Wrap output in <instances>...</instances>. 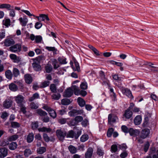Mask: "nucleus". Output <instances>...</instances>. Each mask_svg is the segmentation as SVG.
<instances>
[{"mask_svg": "<svg viewBox=\"0 0 158 158\" xmlns=\"http://www.w3.org/2000/svg\"><path fill=\"white\" fill-rule=\"evenodd\" d=\"M29 107L31 109H36L38 107V104L34 102H31L29 105Z\"/></svg>", "mask_w": 158, "mask_h": 158, "instance_id": "obj_37", "label": "nucleus"}, {"mask_svg": "<svg viewBox=\"0 0 158 158\" xmlns=\"http://www.w3.org/2000/svg\"><path fill=\"white\" fill-rule=\"evenodd\" d=\"M83 119V118L81 116H77L75 117L74 118V119L75 120L77 124L78 123L81 122V121H82Z\"/></svg>", "mask_w": 158, "mask_h": 158, "instance_id": "obj_51", "label": "nucleus"}, {"mask_svg": "<svg viewBox=\"0 0 158 158\" xmlns=\"http://www.w3.org/2000/svg\"><path fill=\"white\" fill-rule=\"evenodd\" d=\"M38 130L39 132H50L52 131V130L50 128H47L45 127L39 128L38 129Z\"/></svg>", "mask_w": 158, "mask_h": 158, "instance_id": "obj_25", "label": "nucleus"}, {"mask_svg": "<svg viewBox=\"0 0 158 158\" xmlns=\"http://www.w3.org/2000/svg\"><path fill=\"white\" fill-rule=\"evenodd\" d=\"M56 134L59 139L61 141H62L64 139L66 135L65 131H63L60 130H58L56 131Z\"/></svg>", "mask_w": 158, "mask_h": 158, "instance_id": "obj_2", "label": "nucleus"}, {"mask_svg": "<svg viewBox=\"0 0 158 158\" xmlns=\"http://www.w3.org/2000/svg\"><path fill=\"white\" fill-rule=\"evenodd\" d=\"M73 59L74 61L75 65V66L76 67V69H73V70H74L75 71L77 70V71L79 72L80 70V68L79 63L73 57Z\"/></svg>", "mask_w": 158, "mask_h": 158, "instance_id": "obj_42", "label": "nucleus"}, {"mask_svg": "<svg viewBox=\"0 0 158 158\" xmlns=\"http://www.w3.org/2000/svg\"><path fill=\"white\" fill-rule=\"evenodd\" d=\"M71 89L73 90V91H74V93L75 95H78L80 94V90L76 86H73L71 87Z\"/></svg>", "mask_w": 158, "mask_h": 158, "instance_id": "obj_24", "label": "nucleus"}, {"mask_svg": "<svg viewBox=\"0 0 158 158\" xmlns=\"http://www.w3.org/2000/svg\"><path fill=\"white\" fill-rule=\"evenodd\" d=\"M61 95L59 93L53 94L51 96L52 98L55 100H58L60 98Z\"/></svg>", "mask_w": 158, "mask_h": 158, "instance_id": "obj_36", "label": "nucleus"}, {"mask_svg": "<svg viewBox=\"0 0 158 158\" xmlns=\"http://www.w3.org/2000/svg\"><path fill=\"white\" fill-rule=\"evenodd\" d=\"M20 107V110L23 114H25L27 111L26 107L23 105V104L19 106Z\"/></svg>", "mask_w": 158, "mask_h": 158, "instance_id": "obj_54", "label": "nucleus"}, {"mask_svg": "<svg viewBox=\"0 0 158 158\" xmlns=\"http://www.w3.org/2000/svg\"><path fill=\"white\" fill-rule=\"evenodd\" d=\"M34 138V134L32 133H30L27 136V141L28 143H30L33 141Z\"/></svg>", "mask_w": 158, "mask_h": 158, "instance_id": "obj_26", "label": "nucleus"}, {"mask_svg": "<svg viewBox=\"0 0 158 158\" xmlns=\"http://www.w3.org/2000/svg\"><path fill=\"white\" fill-rule=\"evenodd\" d=\"M19 137V136L17 134L14 135L9 136L8 138V140L9 141H12L17 140Z\"/></svg>", "mask_w": 158, "mask_h": 158, "instance_id": "obj_27", "label": "nucleus"}, {"mask_svg": "<svg viewBox=\"0 0 158 158\" xmlns=\"http://www.w3.org/2000/svg\"><path fill=\"white\" fill-rule=\"evenodd\" d=\"M10 20L9 19H6L3 21V24L7 27L10 25Z\"/></svg>", "mask_w": 158, "mask_h": 158, "instance_id": "obj_47", "label": "nucleus"}, {"mask_svg": "<svg viewBox=\"0 0 158 158\" xmlns=\"http://www.w3.org/2000/svg\"><path fill=\"white\" fill-rule=\"evenodd\" d=\"M42 26V24L40 22H36L35 25V27L37 29L40 28Z\"/></svg>", "mask_w": 158, "mask_h": 158, "instance_id": "obj_61", "label": "nucleus"}, {"mask_svg": "<svg viewBox=\"0 0 158 158\" xmlns=\"http://www.w3.org/2000/svg\"><path fill=\"white\" fill-rule=\"evenodd\" d=\"M37 114L41 116H44L47 115V113L45 111L40 109H38L36 110Z\"/></svg>", "mask_w": 158, "mask_h": 158, "instance_id": "obj_30", "label": "nucleus"}, {"mask_svg": "<svg viewBox=\"0 0 158 158\" xmlns=\"http://www.w3.org/2000/svg\"><path fill=\"white\" fill-rule=\"evenodd\" d=\"M13 102L11 100L8 98L6 99L3 102V105L6 108H9L10 107L12 104Z\"/></svg>", "mask_w": 158, "mask_h": 158, "instance_id": "obj_9", "label": "nucleus"}, {"mask_svg": "<svg viewBox=\"0 0 158 158\" xmlns=\"http://www.w3.org/2000/svg\"><path fill=\"white\" fill-rule=\"evenodd\" d=\"M19 20L20 22V24L23 27L26 26L28 22V19L26 16H24L23 18H20Z\"/></svg>", "mask_w": 158, "mask_h": 158, "instance_id": "obj_15", "label": "nucleus"}, {"mask_svg": "<svg viewBox=\"0 0 158 158\" xmlns=\"http://www.w3.org/2000/svg\"><path fill=\"white\" fill-rule=\"evenodd\" d=\"M111 151L114 152H116L117 150V146L116 145H113L111 148Z\"/></svg>", "mask_w": 158, "mask_h": 158, "instance_id": "obj_59", "label": "nucleus"}, {"mask_svg": "<svg viewBox=\"0 0 158 158\" xmlns=\"http://www.w3.org/2000/svg\"><path fill=\"white\" fill-rule=\"evenodd\" d=\"M122 131L125 133H127L128 132L129 130L127 127L123 125L121 127Z\"/></svg>", "mask_w": 158, "mask_h": 158, "instance_id": "obj_63", "label": "nucleus"}, {"mask_svg": "<svg viewBox=\"0 0 158 158\" xmlns=\"http://www.w3.org/2000/svg\"><path fill=\"white\" fill-rule=\"evenodd\" d=\"M142 121V118L140 115L137 116L134 120V122L135 125H138L140 124Z\"/></svg>", "mask_w": 158, "mask_h": 158, "instance_id": "obj_19", "label": "nucleus"}, {"mask_svg": "<svg viewBox=\"0 0 158 158\" xmlns=\"http://www.w3.org/2000/svg\"><path fill=\"white\" fill-rule=\"evenodd\" d=\"M128 132H129L130 135L131 136H135L137 135L139 133V131L137 130H134L132 128H130Z\"/></svg>", "mask_w": 158, "mask_h": 158, "instance_id": "obj_20", "label": "nucleus"}, {"mask_svg": "<svg viewBox=\"0 0 158 158\" xmlns=\"http://www.w3.org/2000/svg\"><path fill=\"white\" fill-rule=\"evenodd\" d=\"M132 114V112L130 110H127L126 111L124 115L127 118H129L131 117Z\"/></svg>", "mask_w": 158, "mask_h": 158, "instance_id": "obj_34", "label": "nucleus"}, {"mask_svg": "<svg viewBox=\"0 0 158 158\" xmlns=\"http://www.w3.org/2000/svg\"><path fill=\"white\" fill-rule=\"evenodd\" d=\"M38 123L37 121L33 122L31 124V127L33 130L36 129L38 127Z\"/></svg>", "mask_w": 158, "mask_h": 158, "instance_id": "obj_45", "label": "nucleus"}, {"mask_svg": "<svg viewBox=\"0 0 158 158\" xmlns=\"http://www.w3.org/2000/svg\"><path fill=\"white\" fill-rule=\"evenodd\" d=\"M24 77L25 81L27 84H30L32 82L33 79L30 74H26L24 75Z\"/></svg>", "mask_w": 158, "mask_h": 158, "instance_id": "obj_16", "label": "nucleus"}, {"mask_svg": "<svg viewBox=\"0 0 158 158\" xmlns=\"http://www.w3.org/2000/svg\"><path fill=\"white\" fill-rule=\"evenodd\" d=\"M4 43L5 46L8 47L14 44L15 42L11 38H7L5 39Z\"/></svg>", "mask_w": 158, "mask_h": 158, "instance_id": "obj_10", "label": "nucleus"}, {"mask_svg": "<svg viewBox=\"0 0 158 158\" xmlns=\"http://www.w3.org/2000/svg\"><path fill=\"white\" fill-rule=\"evenodd\" d=\"M39 97V95L38 93H35L34 94L32 97H30L28 99L29 102H32L34 100L38 98Z\"/></svg>", "mask_w": 158, "mask_h": 158, "instance_id": "obj_35", "label": "nucleus"}, {"mask_svg": "<svg viewBox=\"0 0 158 158\" xmlns=\"http://www.w3.org/2000/svg\"><path fill=\"white\" fill-rule=\"evenodd\" d=\"M9 114L6 112H3L2 113L1 117L3 119H6L8 116Z\"/></svg>", "mask_w": 158, "mask_h": 158, "instance_id": "obj_56", "label": "nucleus"}, {"mask_svg": "<svg viewBox=\"0 0 158 158\" xmlns=\"http://www.w3.org/2000/svg\"><path fill=\"white\" fill-rule=\"evenodd\" d=\"M93 149L92 148H89L85 154L86 158H91L92 155Z\"/></svg>", "mask_w": 158, "mask_h": 158, "instance_id": "obj_17", "label": "nucleus"}, {"mask_svg": "<svg viewBox=\"0 0 158 158\" xmlns=\"http://www.w3.org/2000/svg\"><path fill=\"white\" fill-rule=\"evenodd\" d=\"M14 82L17 84L21 89H23L24 88V85L23 84V81L22 80L16 81H14Z\"/></svg>", "mask_w": 158, "mask_h": 158, "instance_id": "obj_38", "label": "nucleus"}, {"mask_svg": "<svg viewBox=\"0 0 158 158\" xmlns=\"http://www.w3.org/2000/svg\"><path fill=\"white\" fill-rule=\"evenodd\" d=\"M12 73L13 75L15 77H17L20 74V72L19 69L15 68H13Z\"/></svg>", "mask_w": 158, "mask_h": 158, "instance_id": "obj_33", "label": "nucleus"}, {"mask_svg": "<svg viewBox=\"0 0 158 158\" xmlns=\"http://www.w3.org/2000/svg\"><path fill=\"white\" fill-rule=\"evenodd\" d=\"M43 57L39 56L34 59V62L32 64V66L34 69L36 71L40 70L41 67L38 64L41 60L42 59Z\"/></svg>", "mask_w": 158, "mask_h": 158, "instance_id": "obj_1", "label": "nucleus"}, {"mask_svg": "<svg viewBox=\"0 0 158 158\" xmlns=\"http://www.w3.org/2000/svg\"><path fill=\"white\" fill-rule=\"evenodd\" d=\"M77 102L79 105L81 107H83L85 105V101L83 99L80 97H79L78 98Z\"/></svg>", "mask_w": 158, "mask_h": 158, "instance_id": "obj_31", "label": "nucleus"}, {"mask_svg": "<svg viewBox=\"0 0 158 158\" xmlns=\"http://www.w3.org/2000/svg\"><path fill=\"white\" fill-rule=\"evenodd\" d=\"M21 47L20 44H15L9 48V50L12 52H19L21 50Z\"/></svg>", "mask_w": 158, "mask_h": 158, "instance_id": "obj_4", "label": "nucleus"}, {"mask_svg": "<svg viewBox=\"0 0 158 158\" xmlns=\"http://www.w3.org/2000/svg\"><path fill=\"white\" fill-rule=\"evenodd\" d=\"M11 127L13 128L19 127L20 126L19 123L16 122H11Z\"/></svg>", "mask_w": 158, "mask_h": 158, "instance_id": "obj_46", "label": "nucleus"}, {"mask_svg": "<svg viewBox=\"0 0 158 158\" xmlns=\"http://www.w3.org/2000/svg\"><path fill=\"white\" fill-rule=\"evenodd\" d=\"M71 102L70 99L68 98H64L61 101V104L64 105H68Z\"/></svg>", "mask_w": 158, "mask_h": 158, "instance_id": "obj_29", "label": "nucleus"}, {"mask_svg": "<svg viewBox=\"0 0 158 158\" xmlns=\"http://www.w3.org/2000/svg\"><path fill=\"white\" fill-rule=\"evenodd\" d=\"M50 83L49 81H45L41 83V85L40 86V88H44L48 86Z\"/></svg>", "mask_w": 158, "mask_h": 158, "instance_id": "obj_44", "label": "nucleus"}, {"mask_svg": "<svg viewBox=\"0 0 158 158\" xmlns=\"http://www.w3.org/2000/svg\"><path fill=\"white\" fill-rule=\"evenodd\" d=\"M150 130L148 129H145L142 130L140 134V137L142 139L146 138L149 135Z\"/></svg>", "mask_w": 158, "mask_h": 158, "instance_id": "obj_6", "label": "nucleus"}, {"mask_svg": "<svg viewBox=\"0 0 158 158\" xmlns=\"http://www.w3.org/2000/svg\"><path fill=\"white\" fill-rule=\"evenodd\" d=\"M42 37L40 35H37L35 36V42L36 43H40L42 40Z\"/></svg>", "mask_w": 158, "mask_h": 158, "instance_id": "obj_53", "label": "nucleus"}, {"mask_svg": "<svg viewBox=\"0 0 158 158\" xmlns=\"http://www.w3.org/2000/svg\"><path fill=\"white\" fill-rule=\"evenodd\" d=\"M15 100L18 106L23 104L24 103V98L21 95H18L15 97Z\"/></svg>", "mask_w": 158, "mask_h": 158, "instance_id": "obj_3", "label": "nucleus"}, {"mask_svg": "<svg viewBox=\"0 0 158 158\" xmlns=\"http://www.w3.org/2000/svg\"><path fill=\"white\" fill-rule=\"evenodd\" d=\"M9 89L11 91H15L18 89L17 86L15 84L11 83L9 85Z\"/></svg>", "mask_w": 158, "mask_h": 158, "instance_id": "obj_23", "label": "nucleus"}, {"mask_svg": "<svg viewBox=\"0 0 158 158\" xmlns=\"http://www.w3.org/2000/svg\"><path fill=\"white\" fill-rule=\"evenodd\" d=\"M17 144L16 142H12L9 145V148L11 150H14L17 148Z\"/></svg>", "mask_w": 158, "mask_h": 158, "instance_id": "obj_28", "label": "nucleus"}, {"mask_svg": "<svg viewBox=\"0 0 158 158\" xmlns=\"http://www.w3.org/2000/svg\"><path fill=\"white\" fill-rule=\"evenodd\" d=\"M11 5L8 4H0V9H6L8 10H10Z\"/></svg>", "mask_w": 158, "mask_h": 158, "instance_id": "obj_18", "label": "nucleus"}, {"mask_svg": "<svg viewBox=\"0 0 158 158\" xmlns=\"http://www.w3.org/2000/svg\"><path fill=\"white\" fill-rule=\"evenodd\" d=\"M121 90L123 93L128 97L131 98H133L131 93L129 89L127 88H123Z\"/></svg>", "mask_w": 158, "mask_h": 158, "instance_id": "obj_8", "label": "nucleus"}, {"mask_svg": "<svg viewBox=\"0 0 158 158\" xmlns=\"http://www.w3.org/2000/svg\"><path fill=\"white\" fill-rule=\"evenodd\" d=\"M52 64L53 66V68L54 69H56L60 67L56 59H53L52 61Z\"/></svg>", "mask_w": 158, "mask_h": 158, "instance_id": "obj_40", "label": "nucleus"}, {"mask_svg": "<svg viewBox=\"0 0 158 158\" xmlns=\"http://www.w3.org/2000/svg\"><path fill=\"white\" fill-rule=\"evenodd\" d=\"M114 131V129L112 128H110L108 129L107 135L108 137H110L112 135V133Z\"/></svg>", "mask_w": 158, "mask_h": 158, "instance_id": "obj_50", "label": "nucleus"}, {"mask_svg": "<svg viewBox=\"0 0 158 158\" xmlns=\"http://www.w3.org/2000/svg\"><path fill=\"white\" fill-rule=\"evenodd\" d=\"M88 136L87 135H83L81 138V141L84 142L88 140Z\"/></svg>", "mask_w": 158, "mask_h": 158, "instance_id": "obj_48", "label": "nucleus"}, {"mask_svg": "<svg viewBox=\"0 0 158 158\" xmlns=\"http://www.w3.org/2000/svg\"><path fill=\"white\" fill-rule=\"evenodd\" d=\"M43 137L44 140L46 142H48L50 140V139L46 134H44L43 135Z\"/></svg>", "mask_w": 158, "mask_h": 158, "instance_id": "obj_62", "label": "nucleus"}, {"mask_svg": "<svg viewBox=\"0 0 158 158\" xmlns=\"http://www.w3.org/2000/svg\"><path fill=\"white\" fill-rule=\"evenodd\" d=\"M39 16H36V18H37L38 21L39 22L41 21H44L45 19L47 21H49V19L48 18V16L45 14H41Z\"/></svg>", "mask_w": 158, "mask_h": 158, "instance_id": "obj_14", "label": "nucleus"}, {"mask_svg": "<svg viewBox=\"0 0 158 158\" xmlns=\"http://www.w3.org/2000/svg\"><path fill=\"white\" fill-rule=\"evenodd\" d=\"M117 119V117L115 115L112 114H109L108 117V123L111 124L112 123H114Z\"/></svg>", "mask_w": 158, "mask_h": 158, "instance_id": "obj_12", "label": "nucleus"}, {"mask_svg": "<svg viewBox=\"0 0 158 158\" xmlns=\"http://www.w3.org/2000/svg\"><path fill=\"white\" fill-rule=\"evenodd\" d=\"M58 60L61 64H66L67 63L65 58L60 57L58 58Z\"/></svg>", "mask_w": 158, "mask_h": 158, "instance_id": "obj_52", "label": "nucleus"}, {"mask_svg": "<svg viewBox=\"0 0 158 158\" xmlns=\"http://www.w3.org/2000/svg\"><path fill=\"white\" fill-rule=\"evenodd\" d=\"M77 124L75 120L74 119H72L70 122L69 123V124L70 126H74L76 125Z\"/></svg>", "mask_w": 158, "mask_h": 158, "instance_id": "obj_60", "label": "nucleus"}, {"mask_svg": "<svg viewBox=\"0 0 158 158\" xmlns=\"http://www.w3.org/2000/svg\"><path fill=\"white\" fill-rule=\"evenodd\" d=\"M72 112L74 114H81L83 113V111L82 110H73Z\"/></svg>", "mask_w": 158, "mask_h": 158, "instance_id": "obj_57", "label": "nucleus"}, {"mask_svg": "<svg viewBox=\"0 0 158 158\" xmlns=\"http://www.w3.org/2000/svg\"><path fill=\"white\" fill-rule=\"evenodd\" d=\"M32 153L31 151L29 149H27L24 151V155L26 157L28 156Z\"/></svg>", "mask_w": 158, "mask_h": 158, "instance_id": "obj_49", "label": "nucleus"}, {"mask_svg": "<svg viewBox=\"0 0 158 158\" xmlns=\"http://www.w3.org/2000/svg\"><path fill=\"white\" fill-rule=\"evenodd\" d=\"M10 58L13 60L14 62L18 63L21 60V58L19 56H17L14 54H11L10 55Z\"/></svg>", "mask_w": 158, "mask_h": 158, "instance_id": "obj_13", "label": "nucleus"}, {"mask_svg": "<svg viewBox=\"0 0 158 158\" xmlns=\"http://www.w3.org/2000/svg\"><path fill=\"white\" fill-rule=\"evenodd\" d=\"M81 88L82 89H85L87 88V84L86 82H82L80 85Z\"/></svg>", "mask_w": 158, "mask_h": 158, "instance_id": "obj_55", "label": "nucleus"}, {"mask_svg": "<svg viewBox=\"0 0 158 158\" xmlns=\"http://www.w3.org/2000/svg\"><path fill=\"white\" fill-rule=\"evenodd\" d=\"M82 125L84 127L86 126L88 124V121L87 119H85L81 123Z\"/></svg>", "mask_w": 158, "mask_h": 158, "instance_id": "obj_64", "label": "nucleus"}, {"mask_svg": "<svg viewBox=\"0 0 158 158\" xmlns=\"http://www.w3.org/2000/svg\"><path fill=\"white\" fill-rule=\"evenodd\" d=\"M5 75L6 78L8 79L11 80L12 78L13 74L10 70H7L5 73Z\"/></svg>", "mask_w": 158, "mask_h": 158, "instance_id": "obj_21", "label": "nucleus"}, {"mask_svg": "<svg viewBox=\"0 0 158 158\" xmlns=\"http://www.w3.org/2000/svg\"><path fill=\"white\" fill-rule=\"evenodd\" d=\"M45 69L47 73H49L52 71L53 68L51 64L48 63L45 66Z\"/></svg>", "mask_w": 158, "mask_h": 158, "instance_id": "obj_22", "label": "nucleus"}, {"mask_svg": "<svg viewBox=\"0 0 158 158\" xmlns=\"http://www.w3.org/2000/svg\"><path fill=\"white\" fill-rule=\"evenodd\" d=\"M8 150L5 148H0V158H3L5 157L7 155Z\"/></svg>", "mask_w": 158, "mask_h": 158, "instance_id": "obj_11", "label": "nucleus"}, {"mask_svg": "<svg viewBox=\"0 0 158 158\" xmlns=\"http://www.w3.org/2000/svg\"><path fill=\"white\" fill-rule=\"evenodd\" d=\"M81 135V133L79 132H77V133H74L73 131L71 130L69 131L67 135V137H71L73 138L74 137L75 139H77L79 135Z\"/></svg>", "mask_w": 158, "mask_h": 158, "instance_id": "obj_5", "label": "nucleus"}, {"mask_svg": "<svg viewBox=\"0 0 158 158\" xmlns=\"http://www.w3.org/2000/svg\"><path fill=\"white\" fill-rule=\"evenodd\" d=\"M49 114L50 116L54 118L56 117V111L52 109H51L49 111Z\"/></svg>", "mask_w": 158, "mask_h": 158, "instance_id": "obj_39", "label": "nucleus"}, {"mask_svg": "<svg viewBox=\"0 0 158 158\" xmlns=\"http://www.w3.org/2000/svg\"><path fill=\"white\" fill-rule=\"evenodd\" d=\"M21 11L23 12L24 13H25L26 15H28V16H29L30 17H31V16H33L34 17H35V15H34L32 14H31L30 13V12L28 10H22Z\"/></svg>", "mask_w": 158, "mask_h": 158, "instance_id": "obj_58", "label": "nucleus"}, {"mask_svg": "<svg viewBox=\"0 0 158 158\" xmlns=\"http://www.w3.org/2000/svg\"><path fill=\"white\" fill-rule=\"evenodd\" d=\"M68 148L70 152L72 154H74L77 152L76 148L72 145H70Z\"/></svg>", "mask_w": 158, "mask_h": 158, "instance_id": "obj_43", "label": "nucleus"}, {"mask_svg": "<svg viewBox=\"0 0 158 158\" xmlns=\"http://www.w3.org/2000/svg\"><path fill=\"white\" fill-rule=\"evenodd\" d=\"M50 89L52 92L55 93L57 92V88L56 85L54 84H51L50 86Z\"/></svg>", "mask_w": 158, "mask_h": 158, "instance_id": "obj_41", "label": "nucleus"}, {"mask_svg": "<svg viewBox=\"0 0 158 158\" xmlns=\"http://www.w3.org/2000/svg\"><path fill=\"white\" fill-rule=\"evenodd\" d=\"M73 94V92L71 88H69L64 91L63 96L65 98H69L72 96Z\"/></svg>", "mask_w": 158, "mask_h": 158, "instance_id": "obj_7", "label": "nucleus"}, {"mask_svg": "<svg viewBox=\"0 0 158 158\" xmlns=\"http://www.w3.org/2000/svg\"><path fill=\"white\" fill-rule=\"evenodd\" d=\"M46 150V148L44 147H40L37 150V153L40 154H41L45 152Z\"/></svg>", "mask_w": 158, "mask_h": 158, "instance_id": "obj_32", "label": "nucleus"}]
</instances>
